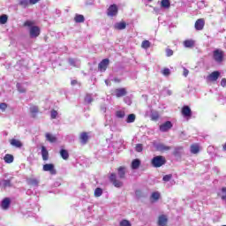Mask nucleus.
Returning a JSON list of instances; mask_svg holds the SVG:
<instances>
[{"label": "nucleus", "mask_w": 226, "mask_h": 226, "mask_svg": "<svg viewBox=\"0 0 226 226\" xmlns=\"http://www.w3.org/2000/svg\"><path fill=\"white\" fill-rule=\"evenodd\" d=\"M151 199L152 200H154V201L158 200L160 199V192H153L151 195Z\"/></svg>", "instance_id": "obj_36"}, {"label": "nucleus", "mask_w": 226, "mask_h": 226, "mask_svg": "<svg viewBox=\"0 0 226 226\" xmlns=\"http://www.w3.org/2000/svg\"><path fill=\"white\" fill-rule=\"evenodd\" d=\"M126 114L123 110L117 111V117H119L120 119H123Z\"/></svg>", "instance_id": "obj_40"}, {"label": "nucleus", "mask_w": 226, "mask_h": 226, "mask_svg": "<svg viewBox=\"0 0 226 226\" xmlns=\"http://www.w3.org/2000/svg\"><path fill=\"white\" fill-rule=\"evenodd\" d=\"M200 151V148L199 147V145L194 144L191 146V153H192V154H197Z\"/></svg>", "instance_id": "obj_27"}, {"label": "nucleus", "mask_w": 226, "mask_h": 226, "mask_svg": "<svg viewBox=\"0 0 226 226\" xmlns=\"http://www.w3.org/2000/svg\"><path fill=\"white\" fill-rule=\"evenodd\" d=\"M182 114L185 117H190L192 116V109L188 106H184L182 109Z\"/></svg>", "instance_id": "obj_13"}, {"label": "nucleus", "mask_w": 226, "mask_h": 226, "mask_svg": "<svg viewBox=\"0 0 226 226\" xmlns=\"http://www.w3.org/2000/svg\"><path fill=\"white\" fill-rule=\"evenodd\" d=\"M46 139L49 141V142H51V143H54V142H56L57 141V138H56V136L54 134H51L49 132H47L46 135Z\"/></svg>", "instance_id": "obj_18"}, {"label": "nucleus", "mask_w": 226, "mask_h": 226, "mask_svg": "<svg viewBox=\"0 0 226 226\" xmlns=\"http://www.w3.org/2000/svg\"><path fill=\"white\" fill-rule=\"evenodd\" d=\"M74 20L78 24H80V23L84 22V20H86V19L84 18V15H82V14H76V16L74 17Z\"/></svg>", "instance_id": "obj_24"}, {"label": "nucleus", "mask_w": 226, "mask_h": 226, "mask_svg": "<svg viewBox=\"0 0 226 226\" xmlns=\"http://www.w3.org/2000/svg\"><path fill=\"white\" fill-rule=\"evenodd\" d=\"M30 112H31L33 117H34L39 112L37 106H31Z\"/></svg>", "instance_id": "obj_30"}, {"label": "nucleus", "mask_w": 226, "mask_h": 226, "mask_svg": "<svg viewBox=\"0 0 226 226\" xmlns=\"http://www.w3.org/2000/svg\"><path fill=\"white\" fill-rule=\"evenodd\" d=\"M109 59H103L98 65L100 72H105L107 70V67L109 66Z\"/></svg>", "instance_id": "obj_10"}, {"label": "nucleus", "mask_w": 226, "mask_h": 226, "mask_svg": "<svg viewBox=\"0 0 226 226\" xmlns=\"http://www.w3.org/2000/svg\"><path fill=\"white\" fill-rule=\"evenodd\" d=\"M139 167H140V160L135 159L132 162V169L137 170Z\"/></svg>", "instance_id": "obj_29"}, {"label": "nucleus", "mask_w": 226, "mask_h": 226, "mask_svg": "<svg viewBox=\"0 0 226 226\" xmlns=\"http://www.w3.org/2000/svg\"><path fill=\"white\" fill-rule=\"evenodd\" d=\"M154 11H156V8H154Z\"/></svg>", "instance_id": "obj_58"}, {"label": "nucleus", "mask_w": 226, "mask_h": 226, "mask_svg": "<svg viewBox=\"0 0 226 226\" xmlns=\"http://www.w3.org/2000/svg\"><path fill=\"white\" fill-rule=\"evenodd\" d=\"M124 102L127 103V105H132V100L129 97H125Z\"/></svg>", "instance_id": "obj_52"}, {"label": "nucleus", "mask_w": 226, "mask_h": 226, "mask_svg": "<svg viewBox=\"0 0 226 226\" xmlns=\"http://www.w3.org/2000/svg\"><path fill=\"white\" fill-rule=\"evenodd\" d=\"M167 222H169V220L167 219V216L165 215L159 216V219H158L159 226H167Z\"/></svg>", "instance_id": "obj_15"}, {"label": "nucleus", "mask_w": 226, "mask_h": 226, "mask_svg": "<svg viewBox=\"0 0 226 226\" xmlns=\"http://www.w3.org/2000/svg\"><path fill=\"white\" fill-rule=\"evenodd\" d=\"M2 186H4V188L10 187L11 186V182L10 180H3Z\"/></svg>", "instance_id": "obj_38"}, {"label": "nucleus", "mask_w": 226, "mask_h": 226, "mask_svg": "<svg viewBox=\"0 0 226 226\" xmlns=\"http://www.w3.org/2000/svg\"><path fill=\"white\" fill-rule=\"evenodd\" d=\"M188 73H190V72L186 68H184V72H183L184 77H188Z\"/></svg>", "instance_id": "obj_53"}, {"label": "nucleus", "mask_w": 226, "mask_h": 226, "mask_svg": "<svg viewBox=\"0 0 226 226\" xmlns=\"http://www.w3.org/2000/svg\"><path fill=\"white\" fill-rule=\"evenodd\" d=\"M71 84H72V86H77V84H79V81H77L76 79H72L71 81Z\"/></svg>", "instance_id": "obj_54"}, {"label": "nucleus", "mask_w": 226, "mask_h": 226, "mask_svg": "<svg viewBox=\"0 0 226 226\" xmlns=\"http://www.w3.org/2000/svg\"><path fill=\"white\" fill-rule=\"evenodd\" d=\"M10 204H11V200H10V198H4L2 200V204H1L2 209L6 211V209L10 207Z\"/></svg>", "instance_id": "obj_12"}, {"label": "nucleus", "mask_w": 226, "mask_h": 226, "mask_svg": "<svg viewBox=\"0 0 226 226\" xmlns=\"http://www.w3.org/2000/svg\"><path fill=\"white\" fill-rule=\"evenodd\" d=\"M141 47L145 49H149L151 47V42L149 41H143L141 43Z\"/></svg>", "instance_id": "obj_33"}, {"label": "nucleus", "mask_w": 226, "mask_h": 226, "mask_svg": "<svg viewBox=\"0 0 226 226\" xmlns=\"http://www.w3.org/2000/svg\"><path fill=\"white\" fill-rule=\"evenodd\" d=\"M162 73L164 77H169V75H170V69L165 68L162 71Z\"/></svg>", "instance_id": "obj_41"}, {"label": "nucleus", "mask_w": 226, "mask_h": 226, "mask_svg": "<svg viewBox=\"0 0 226 226\" xmlns=\"http://www.w3.org/2000/svg\"><path fill=\"white\" fill-rule=\"evenodd\" d=\"M220 79V72L215 71L207 77V82H216Z\"/></svg>", "instance_id": "obj_5"}, {"label": "nucleus", "mask_w": 226, "mask_h": 226, "mask_svg": "<svg viewBox=\"0 0 226 226\" xmlns=\"http://www.w3.org/2000/svg\"><path fill=\"white\" fill-rule=\"evenodd\" d=\"M60 156H62L63 160H68V158H70V154H68L67 150L61 149Z\"/></svg>", "instance_id": "obj_26"}, {"label": "nucleus", "mask_w": 226, "mask_h": 226, "mask_svg": "<svg viewBox=\"0 0 226 226\" xmlns=\"http://www.w3.org/2000/svg\"><path fill=\"white\" fill-rule=\"evenodd\" d=\"M149 2L153 1V0H148Z\"/></svg>", "instance_id": "obj_59"}, {"label": "nucleus", "mask_w": 226, "mask_h": 226, "mask_svg": "<svg viewBox=\"0 0 226 226\" xmlns=\"http://www.w3.org/2000/svg\"><path fill=\"white\" fill-rule=\"evenodd\" d=\"M166 162L167 161L165 160V157L162 155H157L152 159L151 163L153 167H155L156 169H158L162 165H165Z\"/></svg>", "instance_id": "obj_2"}, {"label": "nucleus", "mask_w": 226, "mask_h": 226, "mask_svg": "<svg viewBox=\"0 0 226 226\" xmlns=\"http://www.w3.org/2000/svg\"><path fill=\"white\" fill-rule=\"evenodd\" d=\"M41 156L44 162H47V160H49V151L45 147H41Z\"/></svg>", "instance_id": "obj_21"}, {"label": "nucleus", "mask_w": 226, "mask_h": 226, "mask_svg": "<svg viewBox=\"0 0 226 226\" xmlns=\"http://www.w3.org/2000/svg\"><path fill=\"white\" fill-rule=\"evenodd\" d=\"M158 117H160L158 116V113H153V114L151 115V119H152V121H157Z\"/></svg>", "instance_id": "obj_48"}, {"label": "nucleus", "mask_w": 226, "mask_h": 226, "mask_svg": "<svg viewBox=\"0 0 226 226\" xmlns=\"http://www.w3.org/2000/svg\"><path fill=\"white\" fill-rule=\"evenodd\" d=\"M42 170L44 172H49V174H52L53 176L56 173L54 164L52 163L44 164L42 167Z\"/></svg>", "instance_id": "obj_6"}, {"label": "nucleus", "mask_w": 226, "mask_h": 226, "mask_svg": "<svg viewBox=\"0 0 226 226\" xmlns=\"http://www.w3.org/2000/svg\"><path fill=\"white\" fill-rule=\"evenodd\" d=\"M221 86H222V87H226V79L225 78H223L221 80Z\"/></svg>", "instance_id": "obj_51"}, {"label": "nucleus", "mask_w": 226, "mask_h": 226, "mask_svg": "<svg viewBox=\"0 0 226 226\" xmlns=\"http://www.w3.org/2000/svg\"><path fill=\"white\" fill-rule=\"evenodd\" d=\"M85 102L87 103H91V102H93V96L91 94H87L86 97H85Z\"/></svg>", "instance_id": "obj_45"}, {"label": "nucleus", "mask_w": 226, "mask_h": 226, "mask_svg": "<svg viewBox=\"0 0 226 226\" xmlns=\"http://www.w3.org/2000/svg\"><path fill=\"white\" fill-rule=\"evenodd\" d=\"M19 93H26V87H22L20 84H17Z\"/></svg>", "instance_id": "obj_43"}, {"label": "nucleus", "mask_w": 226, "mask_h": 226, "mask_svg": "<svg viewBox=\"0 0 226 226\" xmlns=\"http://www.w3.org/2000/svg\"><path fill=\"white\" fill-rule=\"evenodd\" d=\"M127 93L126 88H117L114 91V95L117 96V98H121L126 96Z\"/></svg>", "instance_id": "obj_9"}, {"label": "nucleus", "mask_w": 226, "mask_h": 226, "mask_svg": "<svg viewBox=\"0 0 226 226\" xmlns=\"http://www.w3.org/2000/svg\"><path fill=\"white\" fill-rule=\"evenodd\" d=\"M135 114H130L126 118V123H135Z\"/></svg>", "instance_id": "obj_32"}, {"label": "nucleus", "mask_w": 226, "mask_h": 226, "mask_svg": "<svg viewBox=\"0 0 226 226\" xmlns=\"http://www.w3.org/2000/svg\"><path fill=\"white\" fill-rule=\"evenodd\" d=\"M156 149H157V151H162V152L170 151V147L163 145V144H158L156 146Z\"/></svg>", "instance_id": "obj_20"}, {"label": "nucleus", "mask_w": 226, "mask_h": 226, "mask_svg": "<svg viewBox=\"0 0 226 226\" xmlns=\"http://www.w3.org/2000/svg\"><path fill=\"white\" fill-rule=\"evenodd\" d=\"M103 194V190L102 188H96L94 191V197H102Z\"/></svg>", "instance_id": "obj_35"}, {"label": "nucleus", "mask_w": 226, "mask_h": 226, "mask_svg": "<svg viewBox=\"0 0 226 226\" xmlns=\"http://www.w3.org/2000/svg\"><path fill=\"white\" fill-rule=\"evenodd\" d=\"M120 226H132V223H130L128 220H123L120 222Z\"/></svg>", "instance_id": "obj_46"}, {"label": "nucleus", "mask_w": 226, "mask_h": 226, "mask_svg": "<svg viewBox=\"0 0 226 226\" xmlns=\"http://www.w3.org/2000/svg\"><path fill=\"white\" fill-rule=\"evenodd\" d=\"M69 64L71 66H74L76 68H79L80 66V62H79V60H75L73 58H70L69 59Z\"/></svg>", "instance_id": "obj_25"}, {"label": "nucleus", "mask_w": 226, "mask_h": 226, "mask_svg": "<svg viewBox=\"0 0 226 226\" xmlns=\"http://www.w3.org/2000/svg\"><path fill=\"white\" fill-rule=\"evenodd\" d=\"M136 151L138 153H141V151H142V145L141 144L136 145Z\"/></svg>", "instance_id": "obj_50"}, {"label": "nucleus", "mask_w": 226, "mask_h": 226, "mask_svg": "<svg viewBox=\"0 0 226 226\" xmlns=\"http://www.w3.org/2000/svg\"><path fill=\"white\" fill-rule=\"evenodd\" d=\"M80 142L81 144L85 145V144H87V140H89V136L87 135V132H82L80 134Z\"/></svg>", "instance_id": "obj_16"}, {"label": "nucleus", "mask_w": 226, "mask_h": 226, "mask_svg": "<svg viewBox=\"0 0 226 226\" xmlns=\"http://www.w3.org/2000/svg\"><path fill=\"white\" fill-rule=\"evenodd\" d=\"M172 128V122L166 121L164 124H161L159 127L160 132H169Z\"/></svg>", "instance_id": "obj_8"}, {"label": "nucleus", "mask_w": 226, "mask_h": 226, "mask_svg": "<svg viewBox=\"0 0 226 226\" xmlns=\"http://www.w3.org/2000/svg\"><path fill=\"white\" fill-rule=\"evenodd\" d=\"M166 56L167 57H170V56H174V51L170 49H166Z\"/></svg>", "instance_id": "obj_47"}, {"label": "nucleus", "mask_w": 226, "mask_h": 226, "mask_svg": "<svg viewBox=\"0 0 226 226\" xmlns=\"http://www.w3.org/2000/svg\"><path fill=\"white\" fill-rule=\"evenodd\" d=\"M19 4L23 8H27V6H29V4H30L29 0H19Z\"/></svg>", "instance_id": "obj_34"}, {"label": "nucleus", "mask_w": 226, "mask_h": 226, "mask_svg": "<svg viewBox=\"0 0 226 226\" xmlns=\"http://www.w3.org/2000/svg\"><path fill=\"white\" fill-rule=\"evenodd\" d=\"M40 0H29L30 4H36Z\"/></svg>", "instance_id": "obj_55"}, {"label": "nucleus", "mask_w": 226, "mask_h": 226, "mask_svg": "<svg viewBox=\"0 0 226 226\" xmlns=\"http://www.w3.org/2000/svg\"><path fill=\"white\" fill-rule=\"evenodd\" d=\"M57 111H56L55 109H52L51 110V113H50V117L51 119H56L57 118Z\"/></svg>", "instance_id": "obj_44"}, {"label": "nucleus", "mask_w": 226, "mask_h": 226, "mask_svg": "<svg viewBox=\"0 0 226 226\" xmlns=\"http://www.w3.org/2000/svg\"><path fill=\"white\" fill-rule=\"evenodd\" d=\"M117 171H118V177L120 178V179H124V176H125V174H126V168L125 167H119L118 168V170H117Z\"/></svg>", "instance_id": "obj_17"}, {"label": "nucleus", "mask_w": 226, "mask_h": 226, "mask_svg": "<svg viewBox=\"0 0 226 226\" xmlns=\"http://www.w3.org/2000/svg\"><path fill=\"white\" fill-rule=\"evenodd\" d=\"M0 186H3V182H0Z\"/></svg>", "instance_id": "obj_57"}, {"label": "nucleus", "mask_w": 226, "mask_h": 226, "mask_svg": "<svg viewBox=\"0 0 226 226\" xmlns=\"http://www.w3.org/2000/svg\"><path fill=\"white\" fill-rule=\"evenodd\" d=\"M213 57L215 63L223 62V51L221 49H215L213 53Z\"/></svg>", "instance_id": "obj_3"}, {"label": "nucleus", "mask_w": 226, "mask_h": 226, "mask_svg": "<svg viewBox=\"0 0 226 226\" xmlns=\"http://www.w3.org/2000/svg\"><path fill=\"white\" fill-rule=\"evenodd\" d=\"M109 180L116 188H121L123 186V182L117 179V176L115 173L110 175Z\"/></svg>", "instance_id": "obj_4"}, {"label": "nucleus", "mask_w": 226, "mask_h": 226, "mask_svg": "<svg viewBox=\"0 0 226 226\" xmlns=\"http://www.w3.org/2000/svg\"><path fill=\"white\" fill-rule=\"evenodd\" d=\"M6 22H8V16L6 14L0 16V24H6Z\"/></svg>", "instance_id": "obj_37"}, {"label": "nucleus", "mask_w": 226, "mask_h": 226, "mask_svg": "<svg viewBox=\"0 0 226 226\" xmlns=\"http://www.w3.org/2000/svg\"><path fill=\"white\" fill-rule=\"evenodd\" d=\"M114 28L118 31H123V29H126V23L124 21L117 22L114 25Z\"/></svg>", "instance_id": "obj_14"}, {"label": "nucleus", "mask_w": 226, "mask_h": 226, "mask_svg": "<svg viewBox=\"0 0 226 226\" xmlns=\"http://www.w3.org/2000/svg\"><path fill=\"white\" fill-rule=\"evenodd\" d=\"M204 19H200L195 22L194 27L197 31H202L204 29Z\"/></svg>", "instance_id": "obj_11"}, {"label": "nucleus", "mask_w": 226, "mask_h": 226, "mask_svg": "<svg viewBox=\"0 0 226 226\" xmlns=\"http://www.w3.org/2000/svg\"><path fill=\"white\" fill-rule=\"evenodd\" d=\"M11 146H13L14 147H22V142L19 139H12L11 140Z\"/></svg>", "instance_id": "obj_23"}, {"label": "nucleus", "mask_w": 226, "mask_h": 226, "mask_svg": "<svg viewBox=\"0 0 226 226\" xmlns=\"http://www.w3.org/2000/svg\"><path fill=\"white\" fill-rule=\"evenodd\" d=\"M161 6L162 8H170V1H169V0H162Z\"/></svg>", "instance_id": "obj_31"}, {"label": "nucleus", "mask_w": 226, "mask_h": 226, "mask_svg": "<svg viewBox=\"0 0 226 226\" xmlns=\"http://www.w3.org/2000/svg\"><path fill=\"white\" fill-rule=\"evenodd\" d=\"M26 183L30 185V186H38L40 181L36 178H27Z\"/></svg>", "instance_id": "obj_22"}, {"label": "nucleus", "mask_w": 226, "mask_h": 226, "mask_svg": "<svg viewBox=\"0 0 226 226\" xmlns=\"http://www.w3.org/2000/svg\"><path fill=\"white\" fill-rule=\"evenodd\" d=\"M25 27H29L30 38H38L40 36V27L34 26V21L26 20L24 23Z\"/></svg>", "instance_id": "obj_1"}, {"label": "nucleus", "mask_w": 226, "mask_h": 226, "mask_svg": "<svg viewBox=\"0 0 226 226\" xmlns=\"http://www.w3.org/2000/svg\"><path fill=\"white\" fill-rule=\"evenodd\" d=\"M6 109H8V104L4 102L0 103V110H2V112H6Z\"/></svg>", "instance_id": "obj_42"}, {"label": "nucleus", "mask_w": 226, "mask_h": 226, "mask_svg": "<svg viewBox=\"0 0 226 226\" xmlns=\"http://www.w3.org/2000/svg\"><path fill=\"white\" fill-rule=\"evenodd\" d=\"M105 83L107 84V86H109V81L108 80H106Z\"/></svg>", "instance_id": "obj_56"}, {"label": "nucleus", "mask_w": 226, "mask_h": 226, "mask_svg": "<svg viewBox=\"0 0 226 226\" xmlns=\"http://www.w3.org/2000/svg\"><path fill=\"white\" fill-rule=\"evenodd\" d=\"M221 199L223 200V202L226 203V188H222V193H221Z\"/></svg>", "instance_id": "obj_39"}, {"label": "nucleus", "mask_w": 226, "mask_h": 226, "mask_svg": "<svg viewBox=\"0 0 226 226\" xmlns=\"http://www.w3.org/2000/svg\"><path fill=\"white\" fill-rule=\"evenodd\" d=\"M5 163H13V155L7 154L4 157Z\"/></svg>", "instance_id": "obj_28"}, {"label": "nucleus", "mask_w": 226, "mask_h": 226, "mask_svg": "<svg viewBox=\"0 0 226 226\" xmlns=\"http://www.w3.org/2000/svg\"><path fill=\"white\" fill-rule=\"evenodd\" d=\"M117 5L112 4L108 8L107 15L108 17H116V15H117Z\"/></svg>", "instance_id": "obj_7"}, {"label": "nucleus", "mask_w": 226, "mask_h": 226, "mask_svg": "<svg viewBox=\"0 0 226 226\" xmlns=\"http://www.w3.org/2000/svg\"><path fill=\"white\" fill-rule=\"evenodd\" d=\"M195 46V41L193 40H185L184 41V47H185V49H192V47Z\"/></svg>", "instance_id": "obj_19"}, {"label": "nucleus", "mask_w": 226, "mask_h": 226, "mask_svg": "<svg viewBox=\"0 0 226 226\" xmlns=\"http://www.w3.org/2000/svg\"><path fill=\"white\" fill-rule=\"evenodd\" d=\"M170 179H172V175H166L163 177L162 180L165 182L170 181Z\"/></svg>", "instance_id": "obj_49"}]
</instances>
